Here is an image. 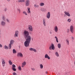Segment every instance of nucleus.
Wrapping results in <instances>:
<instances>
[{
  "label": "nucleus",
  "instance_id": "6ab92c4d",
  "mask_svg": "<svg viewBox=\"0 0 75 75\" xmlns=\"http://www.w3.org/2000/svg\"><path fill=\"white\" fill-rule=\"evenodd\" d=\"M4 49L5 50H8V47L6 45L4 46Z\"/></svg>",
  "mask_w": 75,
  "mask_h": 75
},
{
  "label": "nucleus",
  "instance_id": "f8f14e48",
  "mask_svg": "<svg viewBox=\"0 0 75 75\" xmlns=\"http://www.w3.org/2000/svg\"><path fill=\"white\" fill-rule=\"evenodd\" d=\"M54 29L55 32L57 33V32H58V27L57 26H55L54 28Z\"/></svg>",
  "mask_w": 75,
  "mask_h": 75
},
{
  "label": "nucleus",
  "instance_id": "58836bf2",
  "mask_svg": "<svg viewBox=\"0 0 75 75\" xmlns=\"http://www.w3.org/2000/svg\"><path fill=\"white\" fill-rule=\"evenodd\" d=\"M31 69L33 71H35V68H31Z\"/></svg>",
  "mask_w": 75,
  "mask_h": 75
},
{
  "label": "nucleus",
  "instance_id": "a211bd4d",
  "mask_svg": "<svg viewBox=\"0 0 75 75\" xmlns=\"http://www.w3.org/2000/svg\"><path fill=\"white\" fill-rule=\"evenodd\" d=\"M39 5L41 6H45V4L43 2H41L40 4Z\"/></svg>",
  "mask_w": 75,
  "mask_h": 75
},
{
  "label": "nucleus",
  "instance_id": "7ed1b4c3",
  "mask_svg": "<svg viewBox=\"0 0 75 75\" xmlns=\"http://www.w3.org/2000/svg\"><path fill=\"white\" fill-rule=\"evenodd\" d=\"M49 49L50 50H55V46H54V45L53 44H52L50 46Z\"/></svg>",
  "mask_w": 75,
  "mask_h": 75
},
{
  "label": "nucleus",
  "instance_id": "aec40b11",
  "mask_svg": "<svg viewBox=\"0 0 75 75\" xmlns=\"http://www.w3.org/2000/svg\"><path fill=\"white\" fill-rule=\"evenodd\" d=\"M28 13H31V11H30V8H28Z\"/></svg>",
  "mask_w": 75,
  "mask_h": 75
},
{
  "label": "nucleus",
  "instance_id": "f3484780",
  "mask_svg": "<svg viewBox=\"0 0 75 75\" xmlns=\"http://www.w3.org/2000/svg\"><path fill=\"white\" fill-rule=\"evenodd\" d=\"M2 65H5L6 64V62H5V60L3 59H2Z\"/></svg>",
  "mask_w": 75,
  "mask_h": 75
},
{
  "label": "nucleus",
  "instance_id": "72a5a7b5",
  "mask_svg": "<svg viewBox=\"0 0 75 75\" xmlns=\"http://www.w3.org/2000/svg\"><path fill=\"white\" fill-rule=\"evenodd\" d=\"M12 69L14 71H16V69L14 68L13 67H12Z\"/></svg>",
  "mask_w": 75,
  "mask_h": 75
},
{
  "label": "nucleus",
  "instance_id": "c756f323",
  "mask_svg": "<svg viewBox=\"0 0 75 75\" xmlns=\"http://www.w3.org/2000/svg\"><path fill=\"white\" fill-rule=\"evenodd\" d=\"M40 69H42L43 68V65L42 64H40Z\"/></svg>",
  "mask_w": 75,
  "mask_h": 75
},
{
  "label": "nucleus",
  "instance_id": "1a4fd4ad",
  "mask_svg": "<svg viewBox=\"0 0 75 75\" xmlns=\"http://www.w3.org/2000/svg\"><path fill=\"white\" fill-rule=\"evenodd\" d=\"M17 56L18 57H23V55L21 52H18L17 54Z\"/></svg>",
  "mask_w": 75,
  "mask_h": 75
},
{
  "label": "nucleus",
  "instance_id": "4be33fe9",
  "mask_svg": "<svg viewBox=\"0 0 75 75\" xmlns=\"http://www.w3.org/2000/svg\"><path fill=\"white\" fill-rule=\"evenodd\" d=\"M9 64L11 65L13 64V62L11 61V60H10L8 61Z\"/></svg>",
  "mask_w": 75,
  "mask_h": 75
},
{
  "label": "nucleus",
  "instance_id": "393cba45",
  "mask_svg": "<svg viewBox=\"0 0 75 75\" xmlns=\"http://www.w3.org/2000/svg\"><path fill=\"white\" fill-rule=\"evenodd\" d=\"M55 55L56 56V57H59V54H58V52H55Z\"/></svg>",
  "mask_w": 75,
  "mask_h": 75
},
{
  "label": "nucleus",
  "instance_id": "bb28decb",
  "mask_svg": "<svg viewBox=\"0 0 75 75\" xmlns=\"http://www.w3.org/2000/svg\"><path fill=\"white\" fill-rule=\"evenodd\" d=\"M24 0H18V3H20L22 2H24Z\"/></svg>",
  "mask_w": 75,
  "mask_h": 75
},
{
  "label": "nucleus",
  "instance_id": "6e6552de",
  "mask_svg": "<svg viewBox=\"0 0 75 75\" xmlns=\"http://www.w3.org/2000/svg\"><path fill=\"white\" fill-rule=\"evenodd\" d=\"M70 31H71L72 33H74V26L72 25H71L70 26Z\"/></svg>",
  "mask_w": 75,
  "mask_h": 75
},
{
  "label": "nucleus",
  "instance_id": "39448f33",
  "mask_svg": "<svg viewBox=\"0 0 75 75\" xmlns=\"http://www.w3.org/2000/svg\"><path fill=\"white\" fill-rule=\"evenodd\" d=\"M18 33H19V32L18 30H16L15 31V34L14 35V37H18Z\"/></svg>",
  "mask_w": 75,
  "mask_h": 75
},
{
  "label": "nucleus",
  "instance_id": "f03ea898",
  "mask_svg": "<svg viewBox=\"0 0 75 75\" xmlns=\"http://www.w3.org/2000/svg\"><path fill=\"white\" fill-rule=\"evenodd\" d=\"M14 42V41L13 40H11L10 42V44H9V49L11 48V45H13Z\"/></svg>",
  "mask_w": 75,
  "mask_h": 75
},
{
  "label": "nucleus",
  "instance_id": "c9c22d12",
  "mask_svg": "<svg viewBox=\"0 0 75 75\" xmlns=\"http://www.w3.org/2000/svg\"><path fill=\"white\" fill-rule=\"evenodd\" d=\"M16 65H14V64H13L12 65V68H16Z\"/></svg>",
  "mask_w": 75,
  "mask_h": 75
},
{
  "label": "nucleus",
  "instance_id": "20e7f679",
  "mask_svg": "<svg viewBox=\"0 0 75 75\" xmlns=\"http://www.w3.org/2000/svg\"><path fill=\"white\" fill-rule=\"evenodd\" d=\"M28 29L29 31H33V27L31 25H28Z\"/></svg>",
  "mask_w": 75,
  "mask_h": 75
},
{
  "label": "nucleus",
  "instance_id": "2f4dec72",
  "mask_svg": "<svg viewBox=\"0 0 75 75\" xmlns=\"http://www.w3.org/2000/svg\"><path fill=\"white\" fill-rule=\"evenodd\" d=\"M40 10L42 11H45L44 10H45V9L44 8H40Z\"/></svg>",
  "mask_w": 75,
  "mask_h": 75
},
{
  "label": "nucleus",
  "instance_id": "9d476101",
  "mask_svg": "<svg viewBox=\"0 0 75 75\" xmlns=\"http://www.w3.org/2000/svg\"><path fill=\"white\" fill-rule=\"evenodd\" d=\"M29 50L31 51H34L35 52H37V50L33 48H29Z\"/></svg>",
  "mask_w": 75,
  "mask_h": 75
},
{
  "label": "nucleus",
  "instance_id": "9b49d317",
  "mask_svg": "<svg viewBox=\"0 0 75 75\" xmlns=\"http://www.w3.org/2000/svg\"><path fill=\"white\" fill-rule=\"evenodd\" d=\"M50 16H51V15L50 14V12H49L47 13L46 17L47 18H48V19H50Z\"/></svg>",
  "mask_w": 75,
  "mask_h": 75
},
{
  "label": "nucleus",
  "instance_id": "b1692460",
  "mask_svg": "<svg viewBox=\"0 0 75 75\" xmlns=\"http://www.w3.org/2000/svg\"><path fill=\"white\" fill-rule=\"evenodd\" d=\"M13 54H15L17 53V51H16L15 49H13Z\"/></svg>",
  "mask_w": 75,
  "mask_h": 75
},
{
  "label": "nucleus",
  "instance_id": "7c9ffc66",
  "mask_svg": "<svg viewBox=\"0 0 75 75\" xmlns=\"http://www.w3.org/2000/svg\"><path fill=\"white\" fill-rule=\"evenodd\" d=\"M54 38L56 39V42H58V38H57V36H55Z\"/></svg>",
  "mask_w": 75,
  "mask_h": 75
},
{
  "label": "nucleus",
  "instance_id": "cd10ccee",
  "mask_svg": "<svg viewBox=\"0 0 75 75\" xmlns=\"http://www.w3.org/2000/svg\"><path fill=\"white\" fill-rule=\"evenodd\" d=\"M34 7L35 8H38L39 7V5H37L36 4H35L34 5Z\"/></svg>",
  "mask_w": 75,
  "mask_h": 75
},
{
  "label": "nucleus",
  "instance_id": "2eb2a0df",
  "mask_svg": "<svg viewBox=\"0 0 75 75\" xmlns=\"http://www.w3.org/2000/svg\"><path fill=\"white\" fill-rule=\"evenodd\" d=\"M43 23L44 25V26H46V21H45V19H43Z\"/></svg>",
  "mask_w": 75,
  "mask_h": 75
},
{
  "label": "nucleus",
  "instance_id": "a878e982",
  "mask_svg": "<svg viewBox=\"0 0 75 75\" xmlns=\"http://www.w3.org/2000/svg\"><path fill=\"white\" fill-rule=\"evenodd\" d=\"M57 47L58 48H61V44L60 43L58 44L57 45Z\"/></svg>",
  "mask_w": 75,
  "mask_h": 75
},
{
  "label": "nucleus",
  "instance_id": "c03bdc74",
  "mask_svg": "<svg viewBox=\"0 0 75 75\" xmlns=\"http://www.w3.org/2000/svg\"><path fill=\"white\" fill-rule=\"evenodd\" d=\"M50 34H52V32L51 31L50 32Z\"/></svg>",
  "mask_w": 75,
  "mask_h": 75
},
{
  "label": "nucleus",
  "instance_id": "423d86ee",
  "mask_svg": "<svg viewBox=\"0 0 75 75\" xmlns=\"http://www.w3.org/2000/svg\"><path fill=\"white\" fill-rule=\"evenodd\" d=\"M64 13L65 14L64 16L66 15L68 17H70V13H69V11H64Z\"/></svg>",
  "mask_w": 75,
  "mask_h": 75
},
{
  "label": "nucleus",
  "instance_id": "79ce46f5",
  "mask_svg": "<svg viewBox=\"0 0 75 75\" xmlns=\"http://www.w3.org/2000/svg\"><path fill=\"white\" fill-rule=\"evenodd\" d=\"M71 38H72V40L74 39V37H71Z\"/></svg>",
  "mask_w": 75,
  "mask_h": 75
},
{
  "label": "nucleus",
  "instance_id": "412c9836",
  "mask_svg": "<svg viewBox=\"0 0 75 75\" xmlns=\"http://www.w3.org/2000/svg\"><path fill=\"white\" fill-rule=\"evenodd\" d=\"M23 13L24 14H25V16H27V15H28V14H27V13L25 11H23Z\"/></svg>",
  "mask_w": 75,
  "mask_h": 75
},
{
  "label": "nucleus",
  "instance_id": "0eeeda50",
  "mask_svg": "<svg viewBox=\"0 0 75 75\" xmlns=\"http://www.w3.org/2000/svg\"><path fill=\"white\" fill-rule=\"evenodd\" d=\"M30 0H27L25 2L26 6H30Z\"/></svg>",
  "mask_w": 75,
  "mask_h": 75
},
{
  "label": "nucleus",
  "instance_id": "09e8293b",
  "mask_svg": "<svg viewBox=\"0 0 75 75\" xmlns=\"http://www.w3.org/2000/svg\"><path fill=\"white\" fill-rule=\"evenodd\" d=\"M32 40H33V38H32Z\"/></svg>",
  "mask_w": 75,
  "mask_h": 75
},
{
  "label": "nucleus",
  "instance_id": "37998d69",
  "mask_svg": "<svg viewBox=\"0 0 75 75\" xmlns=\"http://www.w3.org/2000/svg\"><path fill=\"white\" fill-rule=\"evenodd\" d=\"M45 73L46 74H47L48 73V72L47 71H45Z\"/></svg>",
  "mask_w": 75,
  "mask_h": 75
},
{
  "label": "nucleus",
  "instance_id": "ddd939ff",
  "mask_svg": "<svg viewBox=\"0 0 75 75\" xmlns=\"http://www.w3.org/2000/svg\"><path fill=\"white\" fill-rule=\"evenodd\" d=\"M25 65H26V62L25 61H24L22 63L21 67H22V68H23V67H24Z\"/></svg>",
  "mask_w": 75,
  "mask_h": 75
},
{
  "label": "nucleus",
  "instance_id": "5701e85b",
  "mask_svg": "<svg viewBox=\"0 0 75 75\" xmlns=\"http://www.w3.org/2000/svg\"><path fill=\"white\" fill-rule=\"evenodd\" d=\"M66 42L67 45H69V40L68 39L66 40Z\"/></svg>",
  "mask_w": 75,
  "mask_h": 75
},
{
  "label": "nucleus",
  "instance_id": "dca6fc26",
  "mask_svg": "<svg viewBox=\"0 0 75 75\" xmlns=\"http://www.w3.org/2000/svg\"><path fill=\"white\" fill-rule=\"evenodd\" d=\"M1 24L2 26H5V25H6V22L3 21H1Z\"/></svg>",
  "mask_w": 75,
  "mask_h": 75
},
{
  "label": "nucleus",
  "instance_id": "a18cd8bd",
  "mask_svg": "<svg viewBox=\"0 0 75 75\" xmlns=\"http://www.w3.org/2000/svg\"><path fill=\"white\" fill-rule=\"evenodd\" d=\"M7 1H8V2H9V1H10V0H7Z\"/></svg>",
  "mask_w": 75,
  "mask_h": 75
},
{
  "label": "nucleus",
  "instance_id": "f257e3e1",
  "mask_svg": "<svg viewBox=\"0 0 75 75\" xmlns=\"http://www.w3.org/2000/svg\"><path fill=\"white\" fill-rule=\"evenodd\" d=\"M23 35L25 38L26 39L24 43V46L25 47H28L31 40V36L29 35V34L28 31L25 30L24 31Z\"/></svg>",
  "mask_w": 75,
  "mask_h": 75
},
{
  "label": "nucleus",
  "instance_id": "49530a36",
  "mask_svg": "<svg viewBox=\"0 0 75 75\" xmlns=\"http://www.w3.org/2000/svg\"><path fill=\"white\" fill-rule=\"evenodd\" d=\"M2 66H3V67H5V65H2Z\"/></svg>",
  "mask_w": 75,
  "mask_h": 75
},
{
  "label": "nucleus",
  "instance_id": "f704fd0d",
  "mask_svg": "<svg viewBox=\"0 0 75 75\" xmlns=\"http://www.w3.org/2000/svg\"><path fill=\"white\" fill-rule=\"evenodd\" d=\"M17 11L18 12H19V13H20L21 12V10H20V9H17Z\"/></svg>",
  "mask_w": 75,
  "mask_h": 75
},
{
  "label": "nucleus",
  "instance_id": "ea45409f",
  "mask_svg": "<svg viewBox=\"0 0 75 75\" xmlns=\"http://www.w3.org/2000/svg\"><path fill=\"white\" fill-rule=\"evenodd\" d=\"M2 47H3V45H1V44H0V47L2 48Z\"/></svg>",
  "mask_w": 75,
  "mask_h": 75
},
{
  "label": "nucleus",
  "instance_id": "de8ad7c7",
  "mask_svg": "<svg viewBox=\"0 0 75 75\" xmlns=\"http://www.w3.org/2000/svg\"><path fill=\"white\" fill-rule=\"evenodd\" d=\"M49 52H50H50H51L50 51H49Z\"/></svg>",
  "mask_w": 75,
  "mask_h": 75
},
{
  "label": "nucleus",
  "instance_id": "c85d7f7f",
  "mask_svg": "<svg viewBox=\"0 0 75 75\" xmlns=\"http://www.w3.org/2000/svg\"><path fill=\"white\" fill-rule=\"evenodd\" d=\"M2 20L3 21H6V18L5 16H2Z\"/></svg>",
  "mask_w": 75,
  "mask_h": 75
},
{
  "label": "nucleus",
  "instance_id": "a19ab883",
  "mask_svg": "<svg viewBox=\"0 0 75 75\" xmlns=\"http://www.w3.org/2000/svg\"><path fill=\"white\" fill-rule=\"evenodd\" d=\"M7 8H5L4 9V11H7Z\"/></svg>",
  "mask_w": 75,
  "mask_h": 75
},
{
  "label": "nucleus",
  "instance_id": "e433bc0d",
  "mask_svg": "<svg viewBox=\"0 0 75 75\" xmlns=\"http://www.w3.org/2000/svg\"><path fill=\"white\" fill-rule=\"evenodd\" d=\"M6 21L8 23H10V21L8 19H6Z\"/></svg>",
  "mask_w": 75,
  "mask_h": 75
},
{
  "label": "nucleus",
  "instance_id": "4c0bfd02",
  "mask_svg": "<svg viewBox=\"0 0 75 75\" xmlns=\"http://www.w3.org/2000/svg\"><path fill=\"white\" fill-rule=\"evenodd\" d=\"M71 19H68V22H69V23H70V22H71Z\"/></svg>",
  "mask_w": 75,
  "mask_h": 75
},
{
  "label": "nucleus",
  "instance_id": "473e14b6",
  "mask_svg": "<svg viewBox=\"0 0 75 75\" xmlns=\"http://www.w3.org/2000/svg\"><path fill=\"white\" fill-rule=\"evenodd\" d=\"M18 69L20 71L21 70V67L20 66H19L18 67Z\"/></svg>",
  "mask_w": 75,
  "mask_h": 75
},
{
  "label": "nucleus",
  "instance_id": "4468645a",
  "mask_svg": "<svg viewBox=\"0 0 75 75\" xmlns=\"http://www.w3.org/2000/svg\"><path fill=\"white\" fill-rule=\"evenodd\" d=\"M45 58H48V59H50V57L48 56L47 54H46L45 55Z\"/></svg>",
  "mask_w": 75,
  "mask_h": 75
}]
</instances>
